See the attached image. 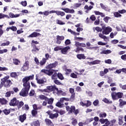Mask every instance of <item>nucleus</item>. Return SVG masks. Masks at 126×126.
I'll list each match as a JSON object with an SVG mask.
<instances>
[{"label": "nucleus", "instance_id": "nucleus-1", "mask_svg": "<svg viewBox=\"0 0 126 126\" xmlns=\"http://www.w3.org/2000/svg\"><path fill=\"white\" fill-rule=\"evenodd\" d=\"M34 79V74L30 75L29 76H26L22 79V82L23 83V88L19 93L20 96L22 97H26L28 95V92L30 90V82L29 80H33Z\"/></svg>", "mask_w": 126, "mask_h": 126}, {"label": "nucleus", "instance_id": "nucleus-2", "mask_svg": "<svg viewBox=\"0 0 126 126\" xmlns=\"http://www.w3.org/2000/svg\"><path fill=\"white\" fill-rule=\"evenodd\" d=\"M8 79H9V76H5L1 79L0 89H1L3 86L5 88H9L12 85V82Z\"/></svg>", "mask_w": 126, "mask_h": 126}, {"label": "nucleus", "instance_id": "nucleus-3", "mask_svg": "<svg viewBox=\"0 0 126 126\" xmlns=\"http://www.w3.org/2000/svg\"><path fill=\"white\" fill-rule=\"evenodd\" d=\"M111 97L112 99L114 100H119V99H122V98L124 97V93L122 92L116 93V92H114L111 93Z\"/></svg>", "mask_w": 126, "mask_h": 126}, {"label": "nucleus", "instance_id": "nucleus-4", "mask_svg": "<svg viewBox=\"0 0 126 126\" xmlns=\"http://www.w3.org/2000/svg\"><path fill=\"white\" fill-rule=\"evenodd\" d=\"M47 93H50V92H55V93H59V89L57 88L56 85L49 86L47 87Z\"/></svg>", "mask_w": 126, "mask_h": 126}, {"label": "nucleus", "instance_id": "nucleus-5", "mask_svg": "<svg viewBox=\"0 0 126 126\" xmlns=\"http://www.w3.org/2000/svg\"><path fill=\"white\" fill-rule=\"evenodd\" d=\"M41 72L42 73H44V74H46V75H49V76H51V75H53V73H54L55 70L54 69L47 70V69H43L41 70Z\"/></svg>", "mask_w": 126, "mask_h": 126}, {"label": "nucleus", "instance_id": "nucleus-6", "mask_svg": "<svg viewBox=\"0 0 126 126\" xmlns=\"http://www.w3.org/2000/svg\"><path fill=\"white\" fill-rule=\"evenodd\" d=\"M19 103V100H17V98L16 97L13 98L9 103V104L10 106H12L13 107H14L15 106H17Z\"/></svg>", "mask_w": 126, "mask_h": 126}, {"label": "nucleus", "instance_id": "nucleus-7", "mask_svg": "<svg viewBox=\"0 0 126 126\" xmlns=\"http://www.w3.org/2000/svg\"><path fill=\"white\" fill-rule=\"evenodd\" d=\"M29 69V62L26 61L21 69V71H26Z\"/></svg>", "mask_w": 126, "mask_h": 126}, {"label": "nucleus", "instance_id": "nucleus-8", "mask_svg": "<svg viewBox=\"0 0 126 126\" xmlns=\"http://www.w3.org/2000/svg\"><path fill=\"white\" fill-rule=\"evenodd\" d=\"M70 113H71V114H72V113H74V115L76 116L78 114H79V110H75V106H71L70 107Z\"/></svg>", "mask_w": 126, "mask_h": 126}, {"label": "nucleus", "instance_id": "nucleus-9", "mask_svg": "<svg viewBox=\"0 0 126 126\" xmlns=\"http://www.w3.org/2000/svg\"><path fill=\"white\" fill-rule=\"evenodd\" d=\"M58 64V62H55L53 63H51L48 64L47 66H46V69H52V68H54V67H56Z\"/></svg>", "mask_w": 126, "mask_h": 126}, {"label": "nucleus", "instance_id": "nucleus-10", "mask_svg": "<svg viewBox=\"0 0 126 126\" xmlns=\"http://www.w3.org/2000/svg\"><path fill=\"white\" fill-rule=\"evenodd\" d=\"M110 32H112V28L109 27L105 28L102 31L103 34H105V35H108Z\"/></svg>", "mask_w": 126, "mask_h": 126}, {"label": "nucleus", "instance_id": "nucleus-11", "mask_svg": "<svg viewBox=\"0 0 126 126\" xmlns=\"http://www.w3.org/2000/svg\"><path fill=\"white\" fill-rule=\"evenodd\" d=\"M37 36H41V34L37 32H33L32 34H30L28 37L29 38H35L37 37Z\"/></svg>", "mask_w": 126, "mask_h": 126}, {"label": "nucleus", "instance_id": "nucleus-12", "mask_svg": "<svg viewBox=\"0 0 126 126\" xmlns=\"http://www.w3.org/2000/svg\"><path fill=\"white\" fill-rule=\"evenodd\" d=\"M26 120V114H24L23 115H20L19 117V121L21 123H24V121Z\"/></svg>", "mask_w": 126, "mask_h": 126}, {"label": "nucleus", "instance_id": "nucleus-13", "mask_svg": "<svg viewBox=\"0 0 126 126\" xmlns=\"http://www.w3.org/2000/svg\"><path fill=\"white\" fill-rule=\"evenodd\" d=\"M63 40V36H61L60 35L57 36V41H56L57 44H61Z\"/></svg>", "mask_w": 126, "mask_h": 126}, {"label": "nucleus", "instance_id": "nucleus-14", "mask_svg": "<svg viewBox=\"0 0 126 126\" xmlns=\"http://www.w3.org/2000/svg\"><path fill=\"white\" fill-rule=\"evenodd\" d=\"M75 46L76 47H82L83 48H85L86 47V44L84 43H80L79 42H75Z\"/></svg>", "mask_w": 126, "mask_h": 126}, {"label": "nucleus", "instance_id": "nucleus-15", "mask_svg": "<svg viewBox=\"0 0 126 126\" xmlns=\"http://www.w3.org/2000/svg\"><path fill=\"white\" fill-rule=\"evenodd\" d=\"M7 100L4 98H0V105H6L7 104Z\"/></svg>", "mask_w": 126, "mask_h": 126}, {"label": "nucleus", "instance_id": "nucleus-16", "mask_svg": "<svg viewBox=\"0 0 126 126\" xmlns=\"http://www.w3.org/2000/svg\"><path fill=\"white\" fill-rule=\"evenodd\" d=\"M63 11L66 13H74V10L73 9H70L68 8L63 9Z\"/></svg>", "mask_w": 126, "mask_h": 126}, {"label": "nucleus", "instance_id": "nucleus-17", "mask_svg": "<svg viewBox=\"0 0 126 126\" xmlns=\"http://www.w3.org/2000/svg\"><path fill=\"white\" fill-rule=\"evenodd\" d=\"M123 119H124V116L120 115L119 116L118 124H119V126H123V124H124V121H123Z\"/></svg>", "mask_w": 126, "mask_h": 126}, {"label": "nucleus", "instance_id": "nucleus-18", "mask_svg": "<svg viewBox=\"0 0 126 126\" xmlns=\"http://www.w3.org/2000/svg\"><path fill=\"white\" fill-rule=\"evenodd\" d=\"M77 58L79 60H85L86 56H85L84 54H80L77 55Z\"/></svg>", "mask_w": 126, "mask_h": 126}, {"label": "nucleus", "instance_id": "nucleus-19", "mask_svg": "<svg viewBox=\"0 0 126 126\" xmlns=\"http://www.w3.org/2000/svg\"><path fill=\"white\" fill-rule=\"evenodd\" d=\"M99 122L102 125L104 124H106V123H108V124H111V123L110 122V121H109L108 119H104L103 118H101L99 119Z\"/></svg>", "mask_w": 126, "mask_h": 126}, {"label": "nucleus", "instance_id": "nucleus-20", "mask_svg": "<svg viewBox=\"0 0 126 126\" xmlns=\"http://www.w3.org/2000/svg\"><path fill=\"white\" fill-rule=\"evenodd\" d=\"M46 63H47V60H46L45 58H43L42 60L40 61L39 65H40V66H43V65L46 64Z\"/></svg>", "mask_w": 126, "mask_h": 126}, {"label": "nucleus", "instance_id": "nucleus-21", "mask_svg": "<svg viewBox=\"0 0 126 126\" xmlns=\"http://www.w3.org/2000/svg\"><path fill=\"white\" fill-rule=\"evenodd\" d=\"M70 51V47L66 46L63 48V54L64 55L66 54V53H68Z\"/></svg>", "mask_w": 126, "mask_h": 126}, {"label": "nucleus", "instance_id": "nucleus-22", "mask_svg": "<svg viewBox=\"0 0 126 126\" xmlns=\"http://www.w3.org/2000/svg\"><path fill=\"white\" fill-rule=\"evenodd\" d=\"M54 51H55V52L58 51H61L62 54H63V48H61V46H57L55 47Z\"/></svg>", "mask_w": 126, "mask_h": 126}, {"label": "nucleus", "instance_id": "nucleus-23", "mask_svg": "<svg viewBox=\"0 0 126 126\" xmlns=\"http://www.w3.org/2000/svg\"><path fill=\"white\" fill-rule=\"evenodd\" d=\"M100 63H101V61L96 60L92 62H90V64H92V65H93L94 64H99Z\"/></svg>", "mask_w": 126, "mask_h": 126}, {"label": "nucleus", "instance_id": "nucleus-24", "mask_svg": "<svg viewBox=\"0 0 126 126\" xmlns=\"http://www.w3.org/2000/svg\"><path fill=\"white\" fill-rule=\"evenodd\" d=\"M36 81H37V83H38V84H43V83L45 82V81H44V79H39L38 77H36L35 78Z\"/></svg>", "mask_w": 126, "mask_h": 126}, {"label": "nucleus", "instance_id": "nucleus-25", "mask_svg": "<svg viewBox=\"0 0 126 126\" xmlns=\"http://www.w3.org/2000/svg\"><path fill=\"white\" fill-rule=\"evenodd\" d=\"M59 117V114L58 113H55V114H53L51 113L50 114V116H49L50 119H51L52 120H54L55 118H58Z\"/></svg>", "mask_w": 126, "mask_h": 126}, {"label": "nucleus", "instance_id": "nucleus-26", "mask_svg": "<svg viewBox=\"0 0 126 126\" xmlns=\"http://www.w3.org/2000/svg\"><path fill=\"white\" fill-rule=\"evenodd\" d=\"M32 52H38L39 49L37 48V46L35 44H32Z\"/></svg>", "mask_w": 126, "mask_h": 126}, {"label": "nucleus", "instance_id": "nucleus-27", "mask_svg": "<svg viewBox=\"0 0 126 126\" xmlns=\"http://www.w3.org/2000/svg\"><path fill=\"white\" fill-rule=\"evenodd\" d=\"M119 106L120 107H123V106H124V105H126V101H124L122 99H119Z\"/></svg>", "mask_w": 126, "mask_h": 126}, {"label": "nucleus", "instance_id": "nucleus-28", "mask_svg": "<svg viewBox=\"0 0 126 126\" xmlns=\"http://www.w3.org/2000/svg\"><path fill=\"white\" fill-rule=\"evenodd\" d=\"M46 101L49 105H53V103H54V99L52 97L50 98L47 97V100H46Z\"/></svg>", "mask_w": 126, "mask_h": 126}, {"label": "nucleus", "instance_id": "nucleus-29", "mask_svg": "<svg viewBox=\"0 0 126 126\" xmlns=\"http://www.w3.org/2000/svg\"><path fill=\"white\" fill-rule=\"evenodd\" d=\"M45 122L47 126H52L53 125V122L50 119H45Z\"/></svg>", "mask_w": 126, "mask_h": 126}, {"label": "nucleus", "instance_id": "nucleus-30", "mask_svg": "<svg viewBox=\"0 0 126 126\" xmlns=\"http://www.w3.org/2000/svg\"><path fill=\"white\" fill-rule=\"evenodd\" d=\"M38 98L39 99H40V100H45V101H46V100H48V97L43 94L39 95L38 96Z\"/></svg>", "mask_w": 126, "mask_h": 126}, {"label": "nucleus", "instance_id": "nucleus-31", "mask_svg": "<svg viewBox=\"0 0 126 126\" xmlns=\"http://www.w3.org/2000/svg\"><path fill=\"white\" fill-rule=\"evenodd\" d=\"M2 112L4 113V115L7 116V115L10 114V109H5L3 110Z\"/></svg>", "mask_w": 126, "mask_h": 126}, {"label": "nucleus", "instance_id": "nucleus-32", "mask_svg": "<svg viewBox=\"0 0 126 126\" xmlns=\"http://www.w3.org/2000/svg\"><path fill=\"white\" fill-rule=\"evenodd\" d=\"M13 63L14 64H15V65H18L19 63H20V61L18 60V59H13Z\"/></svg>", "mask_w": 126, "mask_h": 126}, {"label": "nucleus", "instance_id": "nucleus-33", "mask_svg": "<svg viewBox=\"0 0 126 126\" xmlns=\"http://www.w3.org/2000/svg\"><path fill=\"white\" fill-rule=\"evenodd\" d=\"M65 74L66 75H68V74H70V72H71L72 71L71 70V69H67L66 68L64 69Z\"/></svg>", "mask_w": 126, "mask_h": 126}, {"label": "nucleus", "instance_id": "nucleus-34", "mask_svg": "<svg viewBox=\"0 0 126 126\" xmlns=\"http://www.w3.org/2000/svg\"><path fill=\"white\" fill-rule=\"evenodd\" d=\"M112 53V51L110 50H103L102 51L100 54H103L104 55H107V54H111Z\"/></svg>", "mask_w": 126, "mask_h": 126}, {"label": "nucleus", "instance_id": "nucleus-35", "mask_svg": "<svg viewBox=\"0 0 126 126\" xmlns=\"http://www.w3.org/2000/svg\"><path fill=\"white\" fill-rule=\"evenodd\" d=\"M32 126H40V121L36 120L32 122Z\"/></svg>", "mask_w": 126, "mask_h": 126}, {"label": "nucleus", "instance_id": "nucleus-36", "mask_svg": "<svg viewBox=\"0 0 126 126\" xmlns=\"http://www.w3.org/2000/svg\"><path fill=\"white\" fill-rule=\"evenodd\" d=\"M4 17H6V18H8V19H9V16L8 15H4V14L0 13V19L4 18Z\"/></svg>", "mask_w": 126, "mask_h": 126}, {"label": "nucleus", "instance_id": "nucleus-37", "mask_svg": "<svg viewBox=\"0 0 126 126\" xmlns=\"http://www.w3.org/2000/svg\"><path fill=\"white\" fill-rule=\"evenodd\" d=\"M102 101L106 104H112L113 103V101H112V100L109 101V99H107L106 98L103 99Z\"/></svg>", "mask_w": 126, "mask_h": 126}, {"label": "nucleus", "instance_id": "nucleus-38", "mask_svg": "<svg viewBox=\"0 0 126 126\" xmlns=\"http://www.w3.org/2000/svg\"><path fill=\"white\" fill-rule=\"evenodd\" d=\"M10 75L11 77H13V78H16V77L18 76L17 73H16L15 72L11 73Z\"/></svg>", "mask_w": 126, "mask_h": 126}, {"label": "nucleus", "instance_id": "nucleus-39", "mask_svg": "<svg viewBox=\"0 0 126 126\" xmlns=\"http://www.w3.org/2000/svg\"><path fill=\"white\" fill-rule=\"evenodd\" d=\"M37 114H38V111L37 110L33 109L32 111V117H36Z\"/></svg>", "mask_w": 126, "mask_h": 126}, {"label": "nucleus", "instance_id": "nucleus-40", "mask_svg": "<svg viewBox=\"0 0 126 126\" xmlns=\"http://www.w3.org/2000/svg\"><path fill=\"white\" fill-rule=\"evenodd\" d=\"M24 105V102H23V101H21L19 102V103H18V105H17V106H18V108L19 109H20V108H21V107H22V106H23Z\"/></svg>", "mask_w": 126, "mask_h": 126}, {"label": "nucleus", "instance_id": "nucleus-41", "mask_svg": "<svg viewBox=\"0 0 126 126\" xmlns=\"http://www.w3.org/2000/svg\"><path fill=\"white\" fill-rule=\"evenodd\" d=\"M56 107H58V108H63V104L61 103L60 102V101H58L56 104Z\"/></svg>", "mask_w": 126, "mask_h": 126}, {"label": "nucleus", "instance_id": "nucleus-42", "mask_svg": "<svg viewBox=\"0 0 126 126\" xmlns=\"http://www.w3.org/2000/svg\"><path fill=\"white\" fill-rule=\"evenodd\" d=\"M114 15L115 17L119 18V17H122V15L119 12H115L114 13Z\"/></svg>", "mask_w": 126, "mask_h": 126}, {"label": "nucleus", "instance_id": "nucleus-43", "mask_svg": "<svg viewBox=\"0 0 126 126\" xmlns=\"http://www.w3.org/2000/svg\"><path fill=\"white\" fill-rule=\"evenodd\" d=\"M99 37H100V38H101V39H104V40L108 39V37L104 35H103V34L99 33L98 34Z\"/></svg>", "mask_w": 126, "mask_h": 126}, {"label": "nucleus", "instance_id": "nucleus-44", "mask_svg": "<svg viewBox=\"0 0 126 126\" xmlns=\"http://www.w3.org/2000/svg\"><path fill=\"white\" fill-rule=\"evenodd\" d=\"M51 77H52V79H57V78H58V73L55 72L54 73V74L52 75Z\"/></svg>", "mask_w": 126, "mask_h": 126}, {"label": "nucleus", "instance_id": "nucleus-45", "mask_svg": "<svg viewBox=\"0 0 126 126\" xmlns=\"http://www.w3.org/2000/svg\"><path fill=\"white\" fill-rule=\"evenodd\" d=\"M85 9H88L89 10H91L92 8H93V6L90 5L88 6V5H86L84 7Z\"/></svg>", "mask_w": 126, "mask_h": 126}, {"label": "nucleus", "instance_id": "nucleus-46", "mask_svg": "<svg viewBox=\"0 0 126 126\" xmlns=\"http://www.w3.org/2000/svg\"><path fill=\"white\" fill-rule=\"evenodd\" d=\"M57 77H58V78L59 79H61V80H63V76L61 73H58L57 74Z\"/></svg>", "mask_w": 126, "mask_h": 126}, {"label": "nucleus", "instance_id": "nucleus-47", "mask_svg": "<svg viewBox=\"0 0 126 126\" xmlns=\"http://www.w3.org/2000/svg\"><path fill=\"white\" fill-rule=\"evenodd\" d=\"M109 19H111V17L106 16L103 18V20L105 23H108L109 22Z\"/></svg>", "mask_w": 126, "mask_h": 126}, {"label": "nucleus", "instance_id": "nucleus-48", "mask_svg": "<svg viewBox=\"0 0 126 126\" xmlns=\"http://www.w3.org/2000/svg\"><path fill=\"white\" fill-rule=\"evenodd\" d=\"M107 117V113H100L99 114V118H106Z\"/></svg>", "mask_w": 126, "mask_h": 126}, {"label": "nucleus", "instance_id": "nucleus-49", "mask_svg": "<svg viewBox=\"0 0 126 126\" xmlns=\"http://www.w3.org/2000/svg\"><path fill=\"white\" fill-rule=\"evenodd\" d=\"M75 98V93L72 94L70 98V100L71 101H74V99Z\"/></svg>", "mask_w": 126, "mask_h": 126}, {"label": "nucleus", "instance_id": "nucleus-50", "mask_svg": "<svg viewBox=\"0 0 126 126\" xmlns=\"http://www.w3.org/2000/svg\"><path fill=\"white\" fill-rule=\"evenodd\" d=\"M3 25H0V37H1V35L3 34V31L2 30Z\"/></svg>", "mask_w": 126, "mask_h": 126}, {"label": "nucleus", "instance_id": "nucleus-51", "mask_svg": "<svg viewBox=\"0 0 126 126\" xmlns=\"http://www.w3.org/2000/svg\"><path fill=\"white\" fill-rule=\"evenodd\" d=\"M90 19H91L92 21H95V20H96V16H95V15H92L90 17Z\"/></svg>", "mask_w": 126, "mask_h": 126}, {"label": "nucleus", "instance_id": "nucleus-52", "mask_svg": "<svg viewBox=\"0 0 126 126\" xmlns=\"http://www.w3.org/2000/svg\"><path fill=\"white\" fill-rule=\"evenodd\" d=\"M100 7L102 9H104V10H106L107 9V6L104 5L102 3H100Z\"/></svg>", "mask_w": 126, "mask_h": 126}, {"label": "nucleus", "instance_id": "nucleus-53", "mask_svg": "<svg viewBox=\"0 0 126 126\" xmlns=\"http://www.w3.org/2000/svg\"><path fill=\"white\" fill-rule=\"evenodd\" d=\"M10 44V42L9 41H7L6 43H2L0 46L1 47H4L5 46H8Z\"/></svg>", "mask_w": 126, "mask_h": 126}, {"label": "nucleus", "instance_id": "nucleus-54", "mask_svg": "<svg viewBox=\"0 0 126 126\" xmlns=\"http://www.w3.org/2000/svg\"><path fill=\"white\" fill-rule=\"evenodd\" d=\"M8 70V68L5 67L0 66V71H5Z\"/></svg>", "mask_w": 126, "mask_h": 126}, {"label": "nucleus", "instance_id": "nucleus-55", "mask_svg": "<svg viewBox=\"0 0 126 126\" xmlns=\"http://www.w3.org/2000/svg\"><path fill=\"white\" fill-rule=\"evenodd\" d=\"M21 4L23 6H27V1L25 0V1H22L21 2Z\"/></svg>", "mask_w": 126, "mask_h": 126}, {"label": "nucleus", "instance_id": "nucleus-56", "mask_svg": "<svg viewBox=\"0 0 126 126\" xmlns=\"http://www.w3.org/2000/svg\"><path fill=\"white\" fill-rule=\"evenodd\" d=\"M93 105H94V106H95V107H96V106H98V105H99V100L96 99V100H94L93 102Z\"/></svg>", "mask_w": 126, "mask_h": 126}, {"label": "nucleus", "instance_id": "nucleus-57", "mask_svg": "<svg viewBox=\"0 0 126 126\" xmlns=\"http://www.w3.org/2000/svg\"><path fill=\"white\" fill-rule=\"evenodd\" d=\"M23 110H25L26 111H28L29 110V106L28 104H25L23 107Z\"/></svg>", "mask_w": 126, "mask_h": 126}, {"label": "nucleus", "instance_id": "nucleus-58", "mask_svg": "<svg viewBox=\"0 0 126 126\" xmlns=\"http://www.w3.org/2000/svg\"><path fill=\"white\" fill-rule=\"evenodd\" d=\"M57 15H61V16H63V12L56 11V13Z\"/></svg>", "mask_w": 126, "mask_h": 126}, {"label": "nucleus", "instance_id": "nucleus-59", "mask_svg": "<svg viewBox=\"0 0 126 126\" xmlns=\"http://www.w3.org/2000/svg\"><path fill=\"white\" fill-rule=\"evenodd\" d=\"M91 105H92L91 101H90V100H87V103H86V107H90Z\"/></svg>", "mask_w": 126, "mask_h": 126}, {"label": "nucleus", "instance_id": "nucleus-60", "mask_svg": "<svg viewBox=\"0 0 126 126\" xmlns=\"http://www.w3.org/2000/svg\"><path fill=\"white\" fill-rule=\"evenodd\" d=\"M65 46H67V45H70V44H71V42H70V40L69 39H66L65 41Z\"/></svg>", "mask_w": 126, "mask_h": 126}, {"label": "nucleus", "instance_id": "nucleus-61", "mask_svg": "<svg viewBox=\"0 0 126 126\" xmlns=\"http://www.w3.org/2000/svg\"><path fill=\"white\" fill-rule=\"evenodd\" d=\"M56 23H57V24H59V25H63V21H62L61 20H57Z\"/></svg>", "mask_w": 126, "mask_h": 126}, {"label": "nucleus", "instance_id": "nucleus-62", "mask_svg": "<svg viewBox=\"0 0 126 126\" xmlns=\"http://www.w3.org/2000/svg\"><path fill=\"white\" fill-rule=\"evenodd\" d=\"M10 27V30H12V31H14V32H15V31L17 30V28H16V27L15 26H12Z\"/></svg>", "mask_w": 126, "mask_h": 126}, {"label": "nucleus", "instance_id": "nucleus-63", "mask_svg": "<svg viewBox=\"0 0 126 126\" xmlns=\"http://www.w3.org/2000/svg\"><path fill=\"white\" fill-rule=\"evenodd\" d=\"M118 12L121 14H124V13H126V9H122V10H118Z\"/></svg>", "mask_w": 126, "mask_h": 126}, {"label": "nucleus", "instance_id": "nucleus-64", "mask_svg": "<svg viewBox=\"0 0 126 126\" xmlns=\"http://www.w3.org/2000/svg\"><path fill=\"white\" fill-rule=\"evenodd\" d=\"M7 49H4L3 50H0V54H3L4 53H7Z\"/></svg>", "mask_w": 126, "mask_h": 126}]
</instances>
